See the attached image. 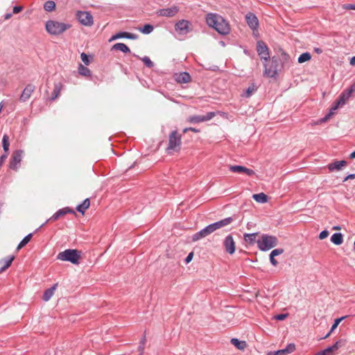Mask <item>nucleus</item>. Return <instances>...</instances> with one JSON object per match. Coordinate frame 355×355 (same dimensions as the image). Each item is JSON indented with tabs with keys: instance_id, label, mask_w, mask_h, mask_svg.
Instances as JSON below:
<instances>
[{
	"instance_id": "nucleus-6",
	"label": "nucleus",
	"mask_w": 355,
	"mask_h": 355,
	"mask_svg": "<svg viewBox=\"0 0 355 355\" xmlns=\"http://www.w3.org/2000/svg\"><path fill=\"white\" fill-rule=\"evenodd\" d=\"M57 258L61 261H70L73 264H78L80 258V252L77 250H66L60 252Z\"/></svg>"
},
{
	"instance_id": "nucleus-48",
	"label": "nucleus",
	"mask_w": 355,
	"mask_h": 355,
	"mask_svg": "<svg viewBox=\"0 0 355 355\" xmlns=\"http://www.w3.org/2000/svg\"><path fill=\"white\" fill-rule=\"evenodd\" d=\"M22 10H23L22 6H15L13 8L12 11H13L14 14H17V13L20 12Z\"/></svg>"
},
{
	"instance_id": "nucleus-37",
	"label": "nucleus",
	"mask_w": 355,
	"mask_h": 355,
	"mask_svg": "<svg viewBox=\"0 0 355 355\" xmlns=\"http://www.w3.org/2000/svg\"><path fill=\"white\" fill-rule=\"evenodd\" d=\"M55 8V3L53 1H48L44 5V9L48 12L53 11Z\"/></svg>"
},
{
	"instance_id": "nucleus-53",
	"label": "nucleus",
	"mask_w": 355,
	"mask_h": 355,
	"mask_svg": "<svg viewBox=\"0 0 355 355\" xmlns=\"http://www.w3.org/2000/svg\"><path fill=\"white\" fill-rule=\"evenodd\" d=\"M345 92L347 93V94H348L349 96H351V95L354 93V92L351 91V89L349 88L345 90Z\"/></svg>"
},
{
	"instance_id": "nucleus-40",
	"label": "nucleus",
	"mask_w": 355,
	"mask_h": 355,
	"mask_svg": "<svg viewBox=\"0 0 355 355\" xmlns=\"http://www.w3.org/2000/svg\"><path fill=\"white\" fill-rule=\"evenodd\" d=\"M139 31L144 34H149L153 30V26L150 24H146L143 28H139Z\"/></svg>"
},
{
	"instance_id": "nucleus-24",
	"label": "nucleus",
	"mask_w": 355,
	"mask_h": 355,
	"mask_svg": "<svg viewBox=\"0 0 355 355\" xmlns=\"http://www.w3.org/2000/svg\"><path fill=\"white\" fill-rule=\"evenodd\" d=\"M119 38H128V39H135V37L133 34L127 33V32H119L114 35L110 39V42L112 40H115Z\"/></svg>"
},
{
	"instance_id": "nucleus-18",
	"label": "nucleus",
	"mask_w": 355,
	"mask_h": 355,
	"mask_svg": "<svg viewBox=\"0 0 355 355\" xmlns=\"http://www.w3.org/2000/svg\"><path fill=\"white\" fill-rule=\"evenodd\" d=\"M179 11V8L177 6H172L168 8L161 9L158 11V15L163 17H173Z\"/></svg>"
},
{
	"instance_id": "nucleus-61",
	"label": "nucleus",
	"mask_w": 355,
	"mask_h": 355,
	"mask_svg": "<svg viewBox=\"0 0 355 355\" xmlns=\"http://www.w3.org/2000/svg\"><path fill=\"white\" fill-rule=\"evenodd\" d=\"M315 355H322V354H321V352H319L316 353Z\"/></svg>"
},
{
	"instance_id": "nucleus-51",
	"label": "nucleus",
	"mask_w": 355,
	"mask_h": 355,
	"mask_svg": "<svg viewBox=\"0 0 355 355\" xmlns=\"http://www.w3.org/2000/svg\"><path fill=\"white\" fill-rule=\"evenodd\" d=\"M7 158V154L3 155L0 157V167L2 166L3 163Z\"/></svg>"
},
{
	"instance_id": "nucleus-50",
	"label": "nucleus",
	"mask_w": 355,
	"mask_h": 355,
	"mask_svg": "<svg viewBox=\"0 0 355 355\" xmlns=\"http://www.w3.org/2000/svg\"><path fill=\"white\" fill-rule=\"evenodd\" d=\"M270 260L271 263L276 266L277 265V261L275 259V256H272V254H270Z\"/></svg>"
},
{
	"instance_id": "nucleus-60",
	"label": "nucleus",
	"mask_w": 355,
	"mask_h": 355,
	"mask_svg": "<svg viewBox=\"0 0 355 355\" xmlns=\"http://www.w3.org/2000/svg\"><path fill=\"white\" fill-rule=\"evenodd\" d=\"M188 131H190V130H189V128H184V129L183 130V132H184V133H186V132H187Z\"/></svg>"
},
{
	"instance_id": "nucleus-30",
	"label": "nucleus",
	"mask_w": 355,
	"mask_h": 355,
	"mask_svg": "<svg viewBox=\"0 0 355 355\" xmlns=\"http://www.w3.org/2000/svg\"><path fill=\"white\" fill-rule=\"evenodd\" d=\"M15 259V257L12 256L7 259L0 261V264L2 265L0 271L3 272L10 267L12 261Z\"/></svg>"
},
{
	"instance_id": "nucleus-45",
	"label": "nucleus",
	"mask_w": 355,
	"mask_h": 355,
	"mask_svg": "<svg viewBox=\"0 0 355 355\" xmlns=\"http://www.w3.org/2000/svg\"><path fill=\"white\" fill-rule=\"evenodd\" d=\"M329 236V232L327 230L322 231L319 234V239L322 240L326 239Z\"/></svg>"
},
{
	"instance_id": "nucleus-33",
	"label": "nucleus",
	"mask_w": 355,
	"mask_h": 355,
	"mask_svg": "<svg viewBox=\"0 0 355 355\" xmlns=\"http://www.w3.org/2000/svg\"><path fill=\"white\" fill-rule=\"evenodd\" d=\"M331 241L336 245H340L343 241V235L340 233L334 234L331 237Z\"/></svg>"
},
{
	"instance_id": "nucleus-8",
	"label": "nucleus",
	"mask_w": 355,
	"mask_h": 355,
	"mask_svg": "<svg viewBox=\"0 0 355 355\" xmlns=\"http://www.w3.org/2000/svg\"><path fill=\"white\" fill-rule=\"evenodd\" d=\"M24 152L22 150H15L11 156L9 166L14 171H17L19 168V164L22 160Z\"/></svg>"
},
{
	"instance_id": "nucleus-62",
	"label": "nucleus",
	"mask_w": 355,
	"mask_h": 355,
	"mask_svg": "<svg viewBox=\"0 0 355 355\" xmlns=\"http://www.w3.org/2000/svg\"><path fill=\"white\" fill-rule=\"evenodd\" d=\"M140 351H141V354H142L143 351H144V349L143 348H140Z\"/></svg>"
},
{
	"instance_id": "nucleus-25",
	"label": "nucleus",
	"mask_w": 355,
	"mask_h": 355,
	"mask_svg": "<svg viewBox=\"0 0 355 355\" xmlns=\"http://www.w3.org/2000/svg\"><path fill=\"white\" fill-rule=\"evenodd\" d=\"M57 286L58 284H55L51 288L45 291L43 295V300L44 301H49L51 299V297L53 295Z\"/></svg>"
},
{
	"instance_id": "nucleus-17",
	"label": "nucleus",
	"mask_w": 355,
	"mask_h": 355,
	"mask_svg": "<svg viewBox=\"0 0 355 355\" xmlns=\"http://www.w3.org/2000/svg\"><path fill=\"white\" fill-rule=\"evenodd\" d=\"M230 170L233 173H245L248 176H252L254 174V171L253 170L239 165L230 166Z\"/></svg>"
},
{
	"instance_id": "nucleus-36",
	"label": "nucleus",
	"mask_w": 355,
	"mask_h": 355,
	"mask_svg": "<svg viewBox=\"0 0 355 355\" xmlns=\"http://www.w3.org/2000/svg\"><path fill=\"white\" fill-rule=\"evenodd\" d=\"M78 73L80 75L84 76H90V75H91L90 70L87 67H84L81 64L79 65V67H78Z\"/></svg>"
},
{
	"instance_id": "nucleus-26",
	"label": "nucleus",
	"mask_w": 355,
	"mask_h": 355,
	"mask_svg": "<svg viewBox=\"0 0 355 355\" xmlns=\"http://www.w3.org/2000/svg\"><path fill=\"white\" fill-rule=\"evenodd\" d=\"M231 343L240 350H243L247 347V343L244 340H239L237 338H232Z\"/></svg>"
},
{
	"instance_id": "nucleus-35",
	"label": "nucleus",
	"mask_w": 355,
	"mask_h": 355,
	"mask_svg": "<svg viewBox=\"0 0 355 355\" xmlns=\"http://www.w3.org/2000/svg\"><path fill=\"white\" fill-rule=\"evenodd\" d=\"M347 316H343V317H341V318H337L334 321V323L333 324L331 328V330L326 335V336L324 337V338H328L330 334L337 328V327L338 326V324H340V322L344 320Z\"/></svg>"
},
{
	"instance_id": "nucleus-11",
	"label": "nucleus",
	"mask_w": 355,
	"mask_h": 355,
	"mask_svg": "<svg viewBox=\"0 0 355 355\" xmlns=\"http://www.w3.org/2000/svg\"><path fill=\"white\" fill-rule=\"evenodd\" d=\"M215 112H208L205 116L201 115H194L191 116L187 119V121L190 123H198L201 122H205L211 120L213 117L215 116Z\"/></svg>"
},
{
	"instance_id": "nucleus-21",
	"label": "nucleus",
	"mask_w": 355,
	"mask_h": 355,
	"mask_svg": "<svg viewBox=\"0 0 355 355\" xmlns=\"http://www.w3.org/2000/svg\"><path fill=\"white\" fill-rule=\"evenodd\" d=\"M175 80L180 83H187L191 81V76L189 73L182 72L175 75Z\"/></svg>"
},
{
	"instance_id": "nucleus-47",
	"label": "nucleus",
	"mask_w": 355,
	"mask_h": 355,
	"mask_svg": "<svg viewBox=\"0 0 355 355\" xmlns=\"http://www.w3.org/2000/svg\"><path fill=\"white\" fill-rule=\"evenodd\" d=\"M343 8L346 10H355V4H345L343 6Z\"/></svg>"
},
{
	"instance_id": "nucleus-9",
	"label": "nucleus",
	"mask_w": 355,
	"mask_h": 355,
	"mask_svg": "<svg viewBox=\"0 0 355 355\" xmlns=\"http://www.w3.org/2000/svg\"><path fill=\"white\" fill-rule=\"evenodd\" d=\"M76 17L80 23L86 26H91L93 24V17L92 15L85 11H78Z\"/></svg>"
},
{
	"instance_id": "nucleus-29",
	"label": "nucleus",
	"mask_w": 355,
	"mask_h": 355,
	"mask_svg": "<svg viewBox=\"0 0 355 355\" xmlns=\"http://www.w3.org/2000/svg\"><path fill=\"white\" fill-rule=\"evenodd\" d=\"M62 87H63L62 84L60 82L55 83L53 91L52 92L51 100H55L56 98L58 97V96L60 95V93L62 89Z\"/></svg>"
},
{
	"instance_id": "nucleus-12",
	"label": "nucleus",
	"mask_w": 355,
	"mask_h": 355,
	"mask_svg": "<svg viewBox=\"0 0 355 355\" xmlns=\"http://www.w3.org/2000/svg\"><path fill=\"white\" fill-rule=\"evenodd\" d=\"M245 19L248 25L253 30V34L256 36L258 32L257 29L259 27V20L254 14L248 12L245 15Z\"/></svg>"
},
{
	"instance_id": "nucleus-28",
	"label": "nucleus",
	"mask_w": 355,
	"mask_h": 355,
	"mask_svg": "<svg viewBox=\"0 0 355 355\" xmlns=\"http://www.w3.org/2000/svg\"><path fill=\"white\" fill-rule=\"evenodd\" d=\"M258 235V233H252V234H244L243 239L246 243L250 245H253L256 241V238Z\"/></svg>"
},
{
	"instance_id": "nucleus-20",
	"label": "nucleus",
	"mask_w": 355,
	"mask_h": 355,
	"mask_svg": "<svg viewBox=\"0 0 355 355\" xmlns=\"http://www.w3.org/2000/svg\"><path fill=\"white\" fill-rule=\"evenodd\" d=\"M75 214V212L71 209L69 207H64L63 209H61L58 210L57 212H55L49 219V220L55 221L57 220L60 217L67 214Z\"/></svg>"
},
{
	"instance_id": "nucleus-2",
	"label": "nucleus",
	"mask_w": 355,
	"mask_h": 355,
	"mask_svg": "<svg viewBox=\"0 0 355 355\" xmlns=\"http://www.w3.org/2000/svg\"><path fill=\"white\" fill-rule=\"evenodd\" d=\"M233 221L232 218L228 217L224 218L220 221L212 223L204 229L201 230L200 232L194 234L192 236L193 241H197L200 239L205 238L208 235L211 234L216 230L220 229L225 226L230 225Z\"/></svg>"
},
{
	"instance_id": "nucleus-63",
	"label": "nucleus",
	"mask_w": 355,
	"mask_h": 355,
	"mask_svg": "<svg viewBox=\"0 0 355 355\" xmlns=\"http://www.w3.org/2000/svg\"><path fill=\"white\" fill-rule=\"evenodd\" d=\"M334 229H335V230H338V229H340V228H339V227H334Z\"/></svg>"
},
{
	"instance_id": "nucleus-19",
	"label": "nucleus",
	"mask_w": 355,
	"mask_h": 355,
	"mask_svg": "<svg viewBox=\"0 0 355 355\" xmlns=\"http://www.w3.org/2000/svg\"><path fill=\"white\" fill-rule=\"evenodd\" d=\"M295 349V345L293 343L288 344L285 349H280L274 352H269L267 355H288Z\"/></svg>"
},
{
	"instance_id": "nucleus-57",
	"label": "nucleus",
	"mask_w": 355,
	"mask_h": 355,
	"mask_svg": "<svg viewBox=\"0 0 355 355\" xmlns=\"http://www.w3.org/2000/svg\"><path fill=\"white\" fill-rule=\"evenodd\" d=\"M12 17V14L11 13H7L6 15H5V19H9L10 17Z\"/></svg>"
},
{
	"instance_id": "nucleus-27",
	"label": "nucleus",
	"mask_w": 355,
	"mask_h": 355,
	"mask_svg": "<svg viewBox=\"0 0 355 355\" xmlns=\"http://www.w3.org/2000/svg\"><path fill=\"white\" fill-rule=\"evenodd\" d=\"M90 206V200L89 198L85 199L82 204L77 206L76 209L78 211L81 213L82 214H84L85 211Z\"/></svg>"
},
{
	"instance_id": "nucleus-43",
	"label": "nucleus",
	"mask_w": 355,
	"mask_h": 355,
	"mask_svg": "<svg viewBox=\"0 0 355 355\" xmlns=\"http://www.w3.org/2000/svg\"><path fill=\"white\" fill-rule=\"evenodd\" d=\"M80 58H81L82 61H83L85 64H87H87H89V58H88V57H87V54H86V53H82L80 54Z\"/></svg>"
},
{
	"instance_id": "nucleus-7",
	"label": "nucleus",
	"mask_w": 355,
	"mask_h": 355,
	"mask_svg": "<svg viewBox=\"0 0 355 355\" xmlns=\"http://www.w3.org/2000/svg\"><path fill=\"white\" fill-rule=\"evenodd\" d=\"M350 96H349L348 94H347V93H345V92H343L338 100L335 103V105L334 106H332V107L331 108L330 110V112L329 114H327L322 119V121H327V120H329L332 115L334 114L335 113V111L340 107V106H342L343 105H345L346 103V102L348 101V99L349 98Z\"/></svg>"
},
{
	"instance_id": "nucleus-3",
	"label": "nucleus",
	"mask_w": 355,
	"mask_h": 355,
	"mask_svg": "<svg viewBox=\"0 0 355 355\" xmlns=\"http://www.w3.org/2000/svg\"><path fill=\"white\" fill-rule=\"evenodd\" d=\"M257 243L259 250L266 251L275 247L278 243V239L275 236L263 234L257 241Z\"/></svg>"
},
{
	"instance_id": "nucleus-23",
	"label": "nucleus",
	"mask_w": 355,
	"mask_h": 355,
	"mask_svg": "<svg viewBox=\"0 0 355 355\" xmlns=\"http://www.w3.org/2000/svg\"><path fill=\"white\" fill-rule=\"evenodd\" d=\"M347 165V162L344 160L336 161L328 165V168L330 171H333L334 170H340L342 167L345 166Z\"/></svg>"
},
{
	"instance_id": "nucleus-58",
	"label": "nucleus",
	"mask_w": 355,
	"mask_h": 355,
	"mask_svg": "<svg viewBox=\"0 0 355 355\" xmlns=\"http://www.w3.org/2000/svg\"><path fill=\"white\" fill-rule=\"evenodd\" d=\"M351 91L355 92V82L350 86Z\"/></svg>"
},
{
	"instance_id": "nucleus-32",
	"label": "nucleus",
	"mask_w": 355,
	"mask_h": 355,
	"mask_svg": "<svg viewBox=\"0 0 355 355\" xmlns=\"http://www.w3.org/2000/svg\"><path fill=\"white\" fill-rule=\"evenodd\" d=\"M112 49L121 51L123 53H130L129 47L123 43H116L112 46Z\"/></svg>"
},
{
	"instance_id": "nucleus-55",
	"label": "nucleus",
	"mask_w": 355,
	"mask_h": 355,
	"mask_svg": "<svg viewBox=\"0 0 355 355\" xmlns=\"http://www.w3.org/2000/svg\"><path fill=\"white\" fill-rule=\"evenodd\" d=\"M189 130L193 132H199L200 130L198 129H196L195 128H189Z\"/></svg>"
},
{
	"instance_id": "nucleus-15",
	"label": "nucleus",
	"mask_w": 355,
	"mask_h": 355,
	"mask_svg": "<svg viewBox=\"0 0 355 355\" xmlns=\"http://www.w3.org/2000/svg\"><path fill=\"white\" fill-rule=\"evenodd\" d=\"M257 51L261 59L267 61L269 58L268 49L263 41H258L257 44Z\"/></svg>"
},
{
	"instance_id": "nucleus-46",
	"label": "nucleus",
	"mask_w": 355,
	"mask_h": 355,
	"mask_svg": "<svg viewBox=\"0 0 355 355\" xmlns=\"http://www.w3.org/2000/svg\"><path fill=\"white\" fill-rule=\"evenodd\" d=\"M288 316V314H279L275 316V319L277 320H284Z\"/></svg>"
},
{
	"instance_id": "nucleus-1",
	"label": "nucleus",
	"mask_w": 355,
	"mask_h": 355,
	"mask_svg": "<svg viewBox=\"0 0 355 355\" xmlns=\"http://www.w3.org/2000/svg\"><path fill=\"white\" fill-rule=\"evenodd\" d=\"M206 21L209 26L214 28L221 35H227L230 32V26L229 23L218 14H207L206 17Z\"/></svg>"
},
{
	"instance_id": "nucleus-49",
	"label": "nucleus",
	"mask_w": 355,
	"mask_h": 355,
	"mask_svg": "<svg viewBox=\"0 0 355 355\" xmlns=\"http://www.w3.org/2000/svg\"><path fill=\"white\" fill-rule=\"evenodd\" d=\"M193 252H190L188 256L187 257V258L185 259V262L187 263H189L193 259Z\"/></svg>"
},
{
	"instance_id": "nucleus-54",
	"label": "nucleus",
	"mask_w": 355,
	"mask_h": 355,
	"mask_svg": "<svg viewBox=\"0 0 355 355\" xmlns=\"http://www.w3.org/2000/svg\"><path fill=\"white\" fill-rule=\"evenodd\" d=\"M350 64L352 65V66H354L355 65V56L352 57L351 59H350V62H349Z\"/></svg>"
},
{
	"instance_id": "nucleus-16",
	"label": "nucleus",
	"mask_w": 355,
	"mask_h": 355,
	"mask_svg": "<svg viewBox=\"0 0 355 355\" xmlns=\"http://www.w3.org/2000/svg\"><path fill=\"white\" fill-rule=\"evenodd\" d=\"M35 89V86L34 85H27L19 97V101L21 102H26L31 96Z\"/></svg>"
},
{
	"instance_id": "nucleus-10",
	"label": "nucleus",
	"mask_w": 355,
	"mask_h": 355,
	"mask_svg": "<svg viewBox=\"0 0 355 355\" xmlns=\"http://www.w3.org/2000/svg\"><path fill=\"white\" fill-rule=\"evenodd\" d=\"M264 75L268 77H274L277 73L278 61L275 58H272L269 64H264Z\"/></svg>"
},
{
	"instance_id": "nucleus-56",
	"label": "nucleus",
	"mask_w": 355,
	"mask_h": 355,
	"mask_svg": "<svg viewBox=\"0 0 355 355\" xmlns=\"http://www.w3.org/2000/svg\"><path fill=\"white\" fill-rule=\"evenodd\" d=\"M314 50L318 54H320L322 52V50L321 49H320V48H315Z\"/></svg>"
},
{
	"instance_id": "nucleus-34",
	"label": "nucleus",
	"mask_w": 355,
	"mask_h": 355,
	"mask_svg": "<svg viewBox=\"0 0 355 355\" xmlns=\"http://www.w3.org/2000/svg\"><path fill=\"white\" fill-rule=\"evenodd\" d=\"M33 236L32 234H29L27 236H26L22 241L19 243V245L17 247V250H19L23 247H24L31 239Z\"/></svg>"
},
{
	"instance_id": "nucleus-42",
	"label": "nucleus",
	"mask_w": 355,
	"mask_h": 355,
	"mask_svg": "<svg viewBox=\"0 0 355 355\" xmlns=\"http://www.w3.org/2000/svg\"><path fill=\"white\" fill-rule=\"evenodd\" d=\"M142 61L148 67H153V62L150 60V59L148 57L146 56L143 58Z\"/></svg>"
},
{
	"instance_id": "nucleus-39",
	"label": "nucleus",
	"mask_w": 355,
	"mask_h": 355,
	"mask_svg": "<svg viewBox=\"0 0 355 355\" xmlns=\"http://www.w3.org/2000/svg\"><path fill=\"white\" fill-rule=\"evenodd\" d=\"M3 148L5 152H8L9 150V137L7 135H4L2 139Z\"/></svg>"
},
{
	"instance_id": "nucleus-4",
	"label": "nucleus",
	"mask_w": 355,
	"mask_h": 355,
	"mask_svg": "<svg viewBox=\"0 0 355 355\" xmlns=\"http://www.w3.org/2000/svg\"><path fill=\"white\" fill-rule=\"evenodd\" d=\"M70 28V25L57 21L49 20L46 23V30L51 35H60Z\"/></svg>"
},
{
	"instance_id": "nucleus-52",
	"label": "nucleus",
	"mask_w": 355,
	"mask_h": 355,
	"mask_svg": "<svg viewBox=\"0 0 355 355\" xmlns=\"http://www.w3.org/2000/svg\"><path fill=\"white\" fill-rule=\"evenodd\" d=\"M355 178V174H350L349 175H347L345 179H344V182L349 180V179H354Z\"/></svg>"
},
{
	"instance_id": "nucleus-5",
	"label": "nucleus",
	"mask_w": 355,
	"mask_h": 355,
	"mask_svg": "<svg viewBox=\"0 0 355 355\" xmlns=\"http://www.w3.org/2000/svg\"><path fill=\"white\" fill-rule=\"evenodd\" d=\"M182 144V137L176 130L171 132L168 137V144L166 148L168 153L178 152Z\"/></svg>"
},
{
	"instance_id": "nucleus-22",
	"label": "nucleus",
	"mask_w": 355,
	"mask_h": 355,
	"mask_svg": "<svg viewBox=\"0 0 355 355\" xmlns=\"http://www.w3.org/2000/svg\"><path fill=\"white\" fill-rule=\"evenodd\" d=\"M340 341L336 342L334 345L327 347V349L320 351L322 355H333L340 347Z\"/></svg>"
},
{
	"instance_id": "nucleus-13",
	"label": "nucleus",
	"mask_w": 355,
	"mask_h": 355,
	"mask_svg": "<svg viewBox=\"0 0 355 355\" xmlns=\"http://www.w3.org/2000/svg\"><path fill=\"white\" fill-rule=\"evenodd\" d=\"M175 28L180 34H187L191 31V23L187 20H180L175 24Z\"/></svg>"
},
{
	"instance_id": "nucleus-41",
	"label": "nucleus",
	"mask_w": 355,
	"mask_h": 355,
	"mask_svg": "<svg viewBox=\"0 0 355 355\" xmlns=\"http://www.w3.org/2000/svg\"><path fill=\"white\" fill-rule=\"evenodd\" d=\"M256 90V87L254 85H250L245 92V96L249 97Z\"/></svg>"
},
{
	"instance_id": "nucleus-38",
	"label": "nucleus",
	"mask_w": 355,
	"mask_h": 355,
	"mask_svg": "<svg viewBox=\"0 0 355 355\" xmlns=\"http://www.w3.org/2000/svg\"><path fill=\"white\" fill-rule=\"evenodd\" d=\"M311 58V56L309 53H304L300 55L298 58V62L299 63H303L304 62L310 60Z\"/></svg>"
},
{
	"instance_id": "nucleus-59",
	"label": "nucleus",
	"mask_w": 355,
	"mask_h": 355,
	"mask_svg": "<svg viewBox=\"0 0 355 355\" xmlns=\"http://www.w3.org/2000/svg\"><path fill=\"white\" fill-rule=\"evenodd\" d=\"M349 157L351 159H355V150L350 154Z\"/></svg>"
},
{
	"instance_id": "nucleus-31",
	"label": "nucleus",
	"mask_w": 355,
	"mask_h": 355,
	"mask_svg": "<svg viewBox=\"0 0 355 355\" xmlns=\"http://www.w3.org/2000/svg\"><path fill=\"white\" fill-rule=\"evenodd\" d=\"M252 198L256 202L260 203H265L268 201V196L263 193L254 194Z\"/></svg>"
},
{
	"instance_id": "nucleus-14",
	"label": "nucleus",
	"mask_w": 355,
	"mask_h": 355,
	"mask_svg": "<svg viewBox=\"0 0 355 355\" xmlns=\"http://www.w3.org/2000/svg\"><path fill=\"white\" fill-rule=\"evenodd\" d=\"M223 245L225 251L228 254H232L234 253L236 250V243L232 236L228 235L225 237L223 241Z\"/></svg>"
},
{
	"instance_id": "nucleus-44",
	"label": "nucleus",
	"mask_w": 355,
	"mask_h": 355,
	"mask_svg": "<svg viewBox=\"0 0 355 355\" xmlns=\"http://www.w3.org/2000/svg\"><path fill=\"white\" fill-rule=\"evenodd\" d=\"M284 252V250L283 249H281V248H278V249H275L273 250L272 252H271V254L272 256H277V255H279V254H282V253Z\"/></svg>"
}]
</instances>
